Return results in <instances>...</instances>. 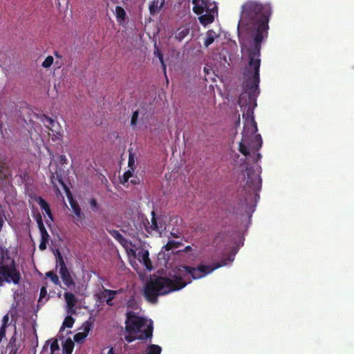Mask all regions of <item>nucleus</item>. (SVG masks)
I'll use <instances>...</instances> for the list:
<instances>
[{"label":"nucleus","instance_id":"1","mask_svg":"<svg viewBox=\"0 0 354 354\" xmlns=\"http://www.w3.org/2000/svg\"><path fill=\"white\" fill-rule=\"evenodd\" d=\"M21 277L16 268L15 261L11 258L9 251L0 246V286L4 282L19 284Z\"/></svg>","mask_w":354,"mask_h":354},{"label":"nucleus","instance_id":"2","mask_svg":"<svg viewBox=\"0 0 354 354\" xmlns=\"http://www.w3.org/2000/svg\"><path fill=\"white\" fill-rule=\"evenodd\" d=\"M50 182L55 187L56 183L55 180H57L64 187L65 189V192L66 193V195L68 196V198L69 200L71 206L73 209V211L75 215V219L76 222H82V219L84 218V214L81 212V209L79 207L77 203L73 200L72 194L68 189V188L66 187V185L64 183V181L62 180V171L60 168H56L55 171H52L50 170Z\"/></svg>","mask_w":354,"mask_h":354},{"label":"nucleus","instance_id":"3","mask_svg":"<svg viewBox=\"0 0 354 354\" xmlns=\"http://www.w3.org/2000/svg\"><path fill=\"white\" fill-rule=\"evenodd\" d=\"M42 122L46 128L53 132V140H61L63 136V131L58 122L53 120L51 118L46 115L43 116Z\"/></svg>","mask_w":354,"mask_h":354},{"label":"nucleus","instance_id":"4","mask_svg":"<svg viewBox=\"0 0 354 354\" xmlns=\"http://www.w3.org/2000/svg\"><path fill=\"white\" fill-rule=\"evenodd\" d=\"M57 262H59V273L64 284L68 287L74 285L73 281L64 264V261L61 255V253L59 251H57Z\"/></svg>","mask_w":354,"mask_h":354},{"label":"nucleus","instance_id":"5","mask_svg":"<svg viewBox=\"0 0 354 354\" xmlns=\"http://www.w3.org/2000/svg\"><path fill=\"white\" fill-rule=\"evenodd\" d=\"M64 299L66 302L67 313L72 315L75 313V306L77 304V299L75 295L71 292H66L64 294Z\"/></svg>","mask_w":354,"mask_h":354},{"label":"nucleus","instance_id":"6","mask_svg":"<svg viewBox=\"0 0 354 354\" xmlns=\"http://www.w3.org/2000/svg\"><path fill=\"white\" fill-rule=\"evenodd\" d=\"M84 332H80L75 335L74 340L77 343H82L86 337L87 336V333H88V322H86L84 324Z\"/></svg>","mask_w":354,"mask_h":354},{"label":"nucleus","instance_id":"7","mask_svg":"<svg viewBox=\"0 0 354 354\" xmlns=\"http://www.w3.org/2000/svg\"><path fill=\"white\" fill-rule=\"evenodd\" d=\"M38 203H39L40 207L45 211L46 214L48 216V217L51 220H53V215L51 214V211H50V207H49L48 203L43 198H39Z\"/></svg>","mask_w":354,"mask_h":354},{"label":"nucleus","instance_id":"8","mask_svg":"<svg viewBox=\"0 0 354 354\" xmlns=\"http://www.w3.org/2000/svg\"><path fill=\"white\" fill-rule=\"evenodd\" d=\"M74 347V343L71 339H67L63 344V352L64 354H71Z\"/></svg>","mask_w":354,"mask_h":354},{"label":"nucleus","instance_id":"9","mask_svg":"<svg viewBox=\"0 0 354 354\" xmlns=\"http://www.w3.org/2000/svg\"><path fill=\"white\" fill-rule=\"evenodd\" d=\"M37 223L41 233V239L49 238V235L43 224L41 217H39V218L37 219Z\"/></svg>","mask_w":354,"mask_h":354},{"label":"nucleus","instance_id":"10","mask_svg":"<svg viewBox=\"0 0 354 354\" xmlns=\"http://www.w3.org/2000/svg\"><path fill=\"white\" fill-rule=\"evenodd\" d=\"M54 59L53 56H48L42 63V66L45 68H48L53 64Z\"/></svg>","mask_w":354,"mask_h":354},{"label":"nucleus","instance_id":"11","mask_svg":"<svg viewBox=\"0 0 354 354\" xmlns=\"http://www.w3.org/2000/svg\"><path fill=\"white\" fill-rule=\"evenodd\" d=\"M74 323V319L71 315H68L64 322H63V326L71 328L73 326V324Z\"/></svg>","mask_w":354,"mask_h":354},{"label":"nucleus","instance_id":"12","mask_svg":"<svg viewBox=\"0 0 354 354\" xmlns=\"http://www.w3.org/2000/svg\"><path fill=\"white\" fill-rule=\"evenodd\" d=\"M46 276H47V277L50 278L54 283H55V284L59 283V278H58L57 275L55 274L53 272H52V271L48 272L46 273Z\"/></svg>","mask_w":354,"mask_h":354},{"label":"nucleus","instance_id":"13","mask_svg":"<svg viewBox=\"0 0 354 354\" xmlns=\"http://www.w3.org/2000/svg\"><path fill=\"white\" fill-rule=\"evenodd\" d=\"M59 350V346L57 340H55L50 344V354H55Z\"/></svg>","mask_w":354,"mask_h":354},{"label":"nucleus","instance_id":"14","mask_svg":"<svg viewBox=\"0 0 354 354\" xmlns=\"http://www.w3.org/2000/svg\"><path fill=\"white\" fill-rule=\"evenodd\" d=\"M48 238L41 239V243L39 246V248L41 250H44L46 248V243H48Z\"/></svg>","mask_w":354,"mask_h":354},{"label":"nucleus","instance_id":"15","mask_svg":"<svg viewBox=\"0 0 354 354\" xmlns=\"http://www.w3.org/2000/svg\"><path fill=\"white\" fill-rule=\"evenodd\" d=\"M47 295V291L45 287H42L40 290V296L39 299V302H41V300L44 297H45Z\"/></svg>","mask_w":354,"mask_h":354},{"label":"nucleus","instance_id":"16","mask_svg":"<svg viewBox=\"0 0 354 354\" xmlns=\"http://www.w3.org/2000/svg\"><path fill=\"white\" fill-rule=\"evenodd\" d=\"M17 348V346H16V339L15 337H12L10 339V342L8 343V348L11 349V348Z\"/></svg>","mask_w":354,"mask_h":354},{"label":"nucleus","instance_id":"17","mask_svg":"<svg viewBox=\"0 0 354 354\" xmlns=\"http://www.w3.org/2000/svg\"><path fill=\"white\" fill-rule=\"evenodd\" d=\"M8 320H9V317H8V315H6L3 317V319H2V326H4V327H6L7 326V324H8Z\"/></svg>","mask_w":354,"mask_h":354},{"label":"nucleus","instance_id":"18","mask_svg":"<svg viewBox=\"0 0 354 354\" xmlns=\"http://www.w3.org/2000/svg\"><path fill=\"white\" fill-rule=\"evenodd\" d=\"M6 328L4 326H1L0 328V342L6 335Z\"/></svg>","mask_w":354,"mask_h":354},{"label":"nucleus","instance_id":"19","mask_svg":"<svg viewBox=\"0 0 354 354\" xmlns=\"http://www.w3.org/2000/svg\"><path fill=\"white\" fill-rule=\"evenodd\" d=\"M59 163H60L61 165H64V164L66 163L67 160H66V156H64V155H61V156H59Z\"/></svg>","mask_w":354,"mask_h":354},{"label":"nucleus","instance_id":"20","mask_svg":"<svg viewBox=\"0 0 354 354\" xmlns=\"http://www.w3.org/2000/svg\"><path fill=\"white\" fill-rule=\"evenodd\" d=\"M17 351V348H11L10 354H16Z\"/></svg>","mask_w":354,"mask_h":354}]
</instances>
